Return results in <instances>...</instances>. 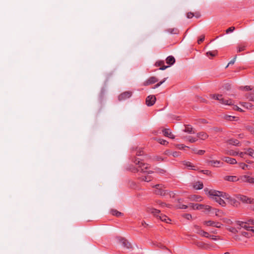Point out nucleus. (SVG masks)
Wrapping results in <instances>:
<instances>
[{"label":"nucleus","mask_w":254,"mask_h":254,"mask_svg":"<svg viewBox=\"0 0 254 254\" xmlns=\"http://www.w3.org/2000/svg\"><path fill=\"white\" fill-rule=\"evenodd\" d=\"M236 57H235L234 58V59H233L232 60H231L229 63H228V64L227 65L226 67H228L229 65L230 64H234L235 62V60H236Z\"/></svg>","instance_id":"5fc2aeb1"},{"label":"nucleus","mask_w":254,"mask_h":254,"mask_svg":"<svg viewBox=\"0 0 254 254\" xmlns=\"http://www.w3.org/2000/svg\"><path fill=\"white\" fill-rule=\"evenodd\" d=\"M166 31L170 33V34H178V29L177 28H169L167 30H166Z\"/></svg>","instance_id":"7c9ffc66"},{"label":"nucleus","mask_w":254,"mask_h":254,"mask_svg":"<svg viewBox=\"0 0 254 254\" xmlns=\"http://www.w3.org/2000/svg\"><path fill=\"white\" fill-rule=\"evenodd\" d=\"M229 230H230L231 232H234V230H235V228H230V229H229Z\"/></svg>","instance_id":"0e129e2a"},{"label":"nucleus","mask_w":254,"mask_h":254,"mask_svg":"<svg viewBox=\"0 0 254 254\" xmlns=\"http://www.w3.org/2000/svg\"><path fill=\"white\" fill-rule=\"evenodd\" d=\"M185 165L188 167L189 169L195 170L196 167L193 164L190 162H186L185 163Z\"/></svg>","instance_id":"c85d7f7f"},{"label":"nucleus","mask_w":254,"mask_h":254,"mask_svg":"<svg viewBox=\"0 0 254 254\" xmlns=\"http://www.w3.org/2000/svg\"><path fill=\"white\" fill-rule=\"evenodd\" d=\"M168 67H169V66L163 65V66H162L161 67H160L159 69H160V70H165V69H166Z\"/></svg>","instance_id":"052dcab7"},{"label":"nucleus","mask_w":254,"mask_h":254,"mask_svg":"<svg viewBox=\"0 0 254 254\" xmlns=\"http://www.w3.org/2000/svg\"><path fill=\"white\" fill-rule=\"evenodd\" d=\"M167 79V77L165 78L163 80L160 81L158 83H157L154 87H153L154 89L157 88L159 87L161 84H162Z\"/></svg>","instance_id":"e433bc0d"},{"label":"nucleus","mask_w":254,"mask_h":254,"mask_svg":"<svg viewBox=\"0 0 254 254\" xmlns=\"http://www.w3.org/2000/svg\"><path fill=\"white\" fill-rule=\"evenodd\" d=\"M224 179L225 181L232 182H235L240 181L239 178H238L235 176H226L224 177Z\"/></svg>","instance_id":"a211bd4d"},{"label":"nucleus","mask_w":254,"mask_h":254,"mask_svg":"<svg viewBox=\"0 0 254 254\" xmlns=\"http://www.w3.org/2000/svg\"><path fill=\"white\" fill-rule=\"evenodd\" d=\"M111 213L113 215L116 216L117 217L122 215V213L117 210H112Z\"/></svg>","instance_id":"72a5a7b5"},{"label":"nucleus","mask_w":254,"mask_h":254,"mask_svg":"<svg viewBox=\"0 0 254 254\" xmlns=\"http://www.w3.org/2000/svg\"><path fill=\"white\" fill-rule=\"evenodd\" d=\"M246 97L249 101L254 102V90L247 94Z\"/></svg>","instance_id":"a878e982"},{"label":"nucleus","mask_w":254,"mask_h":254,"mask_svg":"<svg viewBox=\"0 0 254 254\" xmlns=\"http://www.w3.org/2000/svg\"><path fill=\"white\" fill-rule=\"evenodd\" d=\"M203 185L202 183L200 182H196L194 185L193 188L196 190H200L203 188Z\"/></svg>","instance_id":"bb28decb"},{"label":"nucleus","mask_w":254,"mask_h":254,"mask_svg":"<svg viewBox=\"0 0 254 254\" xmlns=\"http://www.w3.org/2000/svg\"><path fill=\"white\" fill-rule=\"evenodd\" d=\"M164 63V61H158L156 63V64L158 65H159V66H161L162 65V64H163Z\"/></svg>","instance_id":"13d9d810"},{"label":"nucleus","mask_w":254,"mask_h":254,"mask_svg":"<svg viewBox=\"0 0 254 254\" xmlns=\"http://www.w3.org/2000/svg\"><path fill=\"white\" fill-rule=\"evenodd\" d=\"M197 136L200 139L205 140L208 138V135L205 132H200L197 133Z\"/></svg>","instance_id":"4be33fe9"},{"label":"nucleus","mask_w":254,"mask_h":254,"mask_svg":"<svg viewBox=\"0 0 254 254\" xmlns=\"http://www.w3.org/2000/svg\"><path fill=\"white\" fill-rule=\"evenodd\" d=\"M212 98L218 100L219 102L223 105H231L233 104V101L231 99L224 98L222 95L214 94L211 95Z\"/></svg>","instance_id":"39448f33"},{"label":"nucleus","mask_w":254,"mask_h":254,"mask_svg":"<svg viewBox=\"0 0 254 254\" xmlns=\"http://www.w3.org/2000/svg\"><path fill=\"white\" fill-rule=\"evenodd\" d=\"M247 154L254 158V150L252 148H249L246 152Z\"/></svg>","instance_id":"f704fd0d"},{"label":"nucleus","mask_w":254,"mask_h":254,"mask_svg":"<svg viewBox=\"0 0 254 254\" xmlns=\"http://www.w3.org/2000/svg\"><path fill=\"white\" fill-rule=\"evenodd\" d=\"M197 151H198V150H197V149H193V152H194V153H195V152H197Z\"/></svg>","instance_id":"774afa93"},{"label":"nucleus","mask_w":254,"mask_h":254,"mask_svg":"<svg viewBox=\"0 0 254 254\" xmlns=\"http://www.w3.org/2000/svg\"><path fill=\"white\" fill-rule=\"evenodd\" d=\"M158 80V78H156L155 76H151L149 77L148 79H147L146 80H145L143 83V85L144 86H148L149 85L153 84L157 82Z\"/></svg>","instance_id":"ddd939ff"},{"label":"nucleus","mask_w":254,"mask_h":254,"mask_svg":"<svg viewBox=\"0 0 254 254\" xmlns=\"http://www.w3.org/2000/svg\"><path fill=\"white\" fill-rule=\"evenodd\" d=\"M196 246L201 249H208L209 248V245L202 242H198L196 243Z\"/></svg>","instance_id":"aec40b11"},{"label":"nucleus","mask_w":254,"mask_h":254,"mask_svg":"<svg viewBox=\"0 0 254 254\" xmlns=\"http://www.w3.org/2000/svg\"><path fill=\"white\" fill-rule=\"evenodd\" d=\"M154 193L160 195H164L165 194V187L162 184L156 185L154 186Z\"/></svg>","instance_id":"1a4fd4ad"},{"label":"nucleus","mask_w":254,"mask_h":254,"mask_svg":"<svg viewBox=\"0 0 254 254\" xmlns=\"http://www.w3.org/2000/svg\"><path fill=\"white\" fill-rule=\"evenodd\" d=\"M187 17L188 18H192L193 16H194V14L193 13H191V12H189L187 13Z\"/></svg>","instance_id":"864d4df0"},{"label":"nucleus","mask_w":254,"mask_h":254,"mask_svg":"<svg viewBox=\"0 0 254 254\" xmlns=\"http://www.w3.org/2000/svg\"><path fill=\"white\" fill-rule=\"evenodd\" d=\"M236 223L239 226L238 228H244L247 231L254 233V220L250 219L247 221H237Z\"/></svg>","instance_id":"7ed1b4c3"},{"label":"nucleus","mask_w":254,"mask_h":254,"mask_svg":"<svg viewBox=\"0 0 254 254\" xmlns=\"http://www.w3.org/2000/svg\"><path fill=\"white\" fill-rule=\"evenodd\" d=\"M236 197L243 203H254V199L249 197L246 195L238 194L235 195Z\"/></svg>","instance_id":"0eeeda50"},{"label":"nucleus","mask_w":254,"mask_h":254,"mask_svg":"<svg viewBox=\"0 0 254 254\" xmlns=\"http://www.w3.org/2000/svg\"><path fill=\"white\" fill-rule=\"evenodd\" d=\"M185 131L186 132H188L190 133H194V131H193L192 127L190 125H188V126H186Z\"/></svg>","instance_id":"c756f323"},{"label":"nucleus","mask_w":254,"mask_h":254,"mask_svg":"<svg viewBox=\"0 0 254 254\" xmlns=\"http://www.w3.org/2000/svg\"><path fill=\"white\" fill-rule=\"evenodd\" d=\"M235 27H230L228 29H227L226 31L227 34L233 32L235 30Z\"/></svg>","instance_id":"a18cd8bd"},{"label":"nucleus","mask_w":254,"mask_h":254,"mask_svg":"<svg viewBox=\"0 0 254 254\" xmlns=\"http://www.w3.org/2000/svg\"><path fill=\"white\" fill-rule=\"evenodd\" d=\"M195 228L197 230L196 233L198 234L199 235H201L202 237L209 238L210 237V235L208 233L201 230L200 229L199 226H195Z\"/></svg>","instance_id":"4468645a"},{"label":"nucleus","mask_w":254,"mask_h":254,"mask_svg":"<svg viewBox=\"0 0 254 254\" xmlns=\"http://www.w3.org/2000/svg\"><path fill=\"white\" fill-rule=\"evenodd\" d=\"M144 154L143 150L139 148L132 151V154L136 156H140L143 155Z\"/></svg>","instance_id":"412c9836"},{"label":"nucleus","mask_w":254,"mask_h":254,"mask_svg":"<svg viewBox=\"0 0 254 254\" xmlns=\"http://www.w3.org/2000/svg\"><path fill=\"white\" fill-rule=\"evenodd\" d=\"M204 38H205L204 36L201 35L197 40L198 44H200L201 42H202L204 40Z\"/></svg>","instance_id":"37998d69"},{"label":"nucleus","mask_w":254,"mask_h":254,"mask_svg":"<svg viewBox=\"0 0 254 254\" xmlns=\"http://www.w3.org/2000/svg\"><path fill=\"white\" fill-rule=\"evenodd\" d=\"M238 166L239 167L241 168L243 170H247V169H248V170L251 169L250 166H249L244 163H238Z\"/></svg>","instance_id":"cd10ccee"},{"label":"nucleus","mask_w":254,"mask_h":254,"mask_svg":"<svg viewBox=\"0 0 254 254\" xmlns=\"http://www.w3.org/2000/svg\"><path fill=\"white\" fill-rule=\"evenodd\" d=\"M206 54L208 57H209V58L212 57V58L216 55L217 52L216 51H209V52H207Z\"/></svg>","instance_id":"473e14b6"},{"label":"nucleus","mask_w":254,"mask_h":254,"mask_svg":"<svg viewBox=\"0 0 254 254\" xmlns=\"http://www.w3.org/2000/svg\"><path fill=\"white\" fill-rule=\"evenodd\" d=\"M224 199L228 200V202L230 203L232 205H235L236 203V200L232 197L229 194L227 193L224 194Z\"/></svg>","instance_id":"f3484780"},{"label":"nucleus","mask_w":254,"mask_h":254,"mask_svg":"<svg viewBox=\"0 0 254 254\" xmlns=\"http://www.w3.org/2000/svg\"><path fill=\"white\" fill-rule=\"evenodd\" d=\"M141 224H142V225L144 227H145V226L147 225V224H146V223L144 221H142Z\"/></svg>","instance_id":"e2e57ef3"},{"label":"nucleus","mask_w":254,"mask_h":254,"mask_svg":"<svg viewBox=\"0 0 254 254\" xmlns=\"http://www.w3.org/2000/svg\"><path fill=\"white\" fill-rule=\"evenodd\" d=\"M190 207L193 209L203 210L204 212H209L212 209V207L208 205H203L199 204L190 203Z\"/></svg>","instance_id":"423d86ee"},{"label":"nucleus","mask_w":254,"mask_h":254,"mask_svg":"<svg viewBox=\"0 0 254 254\" xmlns=\"http://www.w3.org/2000/svg\"><path fill=\"white\" fill-rule=\"evenodd\" d=\"M148 211L156 217H159L162 221L166 223H169L171 221L166 215L161 214L160 210L158 209L153 208H148Z\"/></svg>","instance_id":"20e7f679"},{"label":"nucleus","mask_w":254,"mask_h":254,"mask_svg":"<svg viewBox=\"0 0 254 254\" xmlns=\"http://www.w3.org/2000/svg\"><path fill=\"white\" fill-rule=\"evenodd\" d=\"M154 139L157 140L160 144L164 145H166L168 144V142L166 140H165L163 139H161V138L157 139L156 138H154Z\"/></svg>","instance_id":"2f4dec72"},{"label":"nucleus","mask_w":254,"mask_h":254,"mask_svg":"<svg viewBox=\"0 0 254 254\" xmlns=\"http://www.w3.org/2000/svg\"><path fill=\"white\" fill-rule=\"evenodd\" d=\"M233 109L235 110L241 112H243V110L242 109H241L238 106H236V105L234 106Z\"/></svg>","instance_id":"09e8293b"},{"label":"nucleus","mask_w":254,"mask_h":254,"mask_svg":"<svg viewBox=\"0 0 254 254\" xmlns=\"http://www.w3.org/2000/svg\"><path fill=\"white\" fill-rule=\"evenodd\" d=\"M175 62V59L173 56H169L166 59V63L169 65H173Z\"/></svg>","instance_id":"b1692460"},{"label":"nucleus","mask_w":254,"mask_h":254,"mask_svg":"<svg viewBox=\"0 0 254 254\" xmlns=\"http://www.w3.org/2000/svg\"><path fill=\"white\" fill-rule=\"evenodd\" d=\"M164 135L170 137L171 138H174V135L172 133L169 129H164L162 130Z\"/></svg>","instance_id":"6ab92c4d"},{"label":"nucleus","mask_w":254,"mask_h":254,"mask_svg":"<svg viewBox=\"0 0 254 254\" xmlns=\"http://www.w3.org/2000/svg\"><path fill=\"white\" fill-rule=\"evenodd\" d=\"M204 190L207 195L217 202V200L221 197L224 199V194H226V192L223 191H220L215 190H209L207 188L205 189Z\"/></svg>","instance_id":"f03ea898"},{"label":"nucleus","mask_w":254,"mask_h":254,"mask_svg":"<svg viewBox=\"0 0 254 254\" xmlns=\"http://www.w3.org/2000/svg\"><path fill=\"white\" fill-rule=\"evenodd\" d=\"M206 163L213 167H220L223 165V163L219 160H207Z\"/></svg>","instance_id":"9b49d317"},{"label":"nucleus","mask_w":254,"mask_h":254,"mask_svg":"<svg viewBox=\"0 0 254 254\" xmlns=\"http://www.w3.org/2000/svg\"><path fill=\"white\" fill-rule=\"evenodd\" d=\"M235 118V117L234 116L230 115H226L224 117L225 119L228 121H233Z\"/></svg>","instance_id":"4c0bfd02"},{"label":"nucleus","mask_w":254,"mask_h":254,"mask_svg":"<svg viewBox=\"0 0 254 254\" xmlns=\"http://www.w3.org/2000/svg\"><path fill=\"white\" fill-rule=\"evenodd\" d=\"M222 160L223 161L230 164H235L237 163V161L235 159L229 157H223L222 158Z\"/></svg>","instance_id":"dca6fc26"},{"label":"nucleus","mask_w":254,"mask_h":254,"mask_svg":"<svg viewBox=\"0 0 254 254\" xmlns=\"http://www.w3.org/2000/svg\"><path fill=\"white\" fill-rule=\"evenodd\" d=\"M228 154L232 156H236L238 155L239 152L233 150H230L228 152Z\"/></svg>","instance_id":"ea45409f"},{"label":"nucleus","mask_w":254,"mask_h":254,"mask_svg":"<svg viewBox=\"0 0 254 254\" xmlns=\"http://www.w3.org/2000/svg\"><path fill=\"white\" fill-rule=\"evenodd\" d=\"M157 172L158 173H160V174H164L165 172V171L163 169H158L157 170Z\"/></svg>","instance_id":"4d7b16f0"},{"label":"nucleus","mask_w":254,"mask_h":254,"mask_svg":"<svg viewBox=\"0 0 254 254\" xmlns=\"http://www.w3.org/2000/svg\"><path fill=\"white\" fill-rule=\"evenodd\" d=\"M217 203H218L222 206H225L226 205V203L224 200V198H223L222 197L219 198V199L217 200Z\"/></svg>","instance_id":"c9c22d12"},{"label":"nucleus","mask_w":254,"mask_h":254,"mask_svg":"<svg viewBox=\"0 0 254 254\" xmlns=\"http://www.w3.org/2000/svg\"><path fill=\"white\" fill-rule=\"evenodd\" d=\"M205 151L203 150H198L197 152H195V154H198V155H203L205 153Z\"/></svg>","instance_id":"de8ad7c7"},{"label":"nucleus","mask_w":254,"mask_h":254,"mask_svg":"<svg viewBox=\"0 0 254 254\" xmlns=\"http://www.w3.org/2000/svg\"><path fill=\"white\" fill-rule=\"evenodd\" d=\"M180 153L179 152H174L173 153H172V155L174 156V157H178L180 155Z\"/></svg>","instance_id":"6e6d98bb"},{"label":"nucleus","mask_w":254,"mask_h":254,"mask_svg":"<svg viewBox=\"0 0 254 254\" xmlns=\"http://www.w3.org/2000/svg\"><path fill=\"white\" fill-rule=\"evenodd\" d=\"M249 129L252 132V133L254 134V128L253 127H251Z\"/></svg>","instance_id":"680f3d73"},{"label":"nucleus","mask_w":254,"mask_h":254,"mask_svg":"<svg viewBox=\"0 0 254 254\" xmlns=\"http://www.w3.org/2000/svg\"><path fill=\"white\" fill-rule=\"evenodd\" d=\"M203 224L206 226H213L217 228H220L222 226V224L221 223L211 220L205 221Z\"/></svg>","instance_id":"9d476101"},{"label":"nucleus","mask_w":254,"mask_h":254,"mask_svg":"<svg viewBox=\"0 0 254 254\" xmlns=\"http://www.w3.org/2000/svg\"><path fill=\"white\" fill-rule=\"evenodd\" d=\"M215 210L216 215H218L217 212L219 211V210L217 209H215Z\"/></svg>","instance_id":"338daca9"},{"label":"nucleus","mask_w":254,"mask_h":254,"mask_svg":"<svg viewBox=\"0 0 254 254\" xmlns=\"http://www.w3.org/2000/svg\"><path fill=\"white\" fill-rule=\"evenodd\" d=\"M159 205H161V206H164V205H166V204H165V203H162V202H161V203H159Z\"/></svg>","instance_id":"69168bd1"},{"label":"nucleus","mask_w":254,"mask_h":254,"mask_svg":"<svg viewBox=\"0 0 254 254\" xmlns=\"http://www.w3.org/2000/svg\"><path fill=\"white\" fill-rule=\"evenodd\" d=\"M227 143L229 144L233 145H235V146L239 145V144L240 143L239 141L238 140L236 139H233V138L229 139L227 141Z\"/></svg>","instance_id":"5701e85b"},{"label":"nucleus","mask_w":254,"mask_h":254,"mask_svg":"<svg viewBox=\"0 0 254 254\" xmlns=\"http://www.w3.org/2000/svg\"><path fill=\"white\" fill-rule=\"evenodd\" d=\"M184 217L188 220H190L191 218V215L190 214H185L183 215Z\"/></svg>","instance_id":"8fccbe9b"},{"label":"nucleus","mask_w":254,"mask_h":254,"mask_svg":"<svg viewBox=\"0 0 254 254\" xmlns=\"http://www.w3.org/2000/svg\"><path fill=\"white\" fill-rule=\"evenodd\" d=\"M132 95V92L130 91H126L119 96V100H123L129 98Z\"/></svg>","instance_id":"2eb2a0df"},{"label":"nucleus","mask_w":254,"mask_h":254,"mask_svg":"<svg viewBox=\"0 0 254 254\" xmlns=\"http://www.w3.org/2000/svg\"><path fill=\"white\" fill-rule=\"evenodd\" d=\"M191 199L193 200L197 201L201 200V197L200 196H198V195H193Z\"/></svg>","instance_id":"58836bf2"},{"label":"nucleus","mask_w":254,"mask_h":254,"mask_svg":"<svg viewBox=\"0 0 254 254\" xmlns=\"http://www.w3.org/2000/svg\"><path fill=\"white\" fill-rule=\"evenodd\" d=\"M201 172L208 176H210L211 175V172L208 170H202Z\"/></svg>","instance_id":"c03bdc74"},{"label":"nucleus","mask_w":254,"mask_h":254,"mask_svg":"<svg viewBox=\"0 0 254 254\" xmlns=\"http://www.w3.org/2000/svg\"><path fill=\"white\" fill-rule=\"evenodd\" d=\"M209 238H210L212 240H214V241H216V240L219 239V238H217V236H214V235H210V237H209Z\"/></svg>","instance_id":"603ef678"},{"label":"nucleus","mask_w":254,"mask_h":254,"mask_svg":"<svg viewBox=\"0 0 254 254\" xmlns=\"http://www.w3.org/2000/svg\"><path fill=\"white\" fill-rule=\"evenodd\" d=\"M132 162L136 165H137L135 170L137 172L142 173L141 177H139V179L142 181L149 182L152 180L151 176L149 175H146V174H151L153 173V171L150 170V166L149 164L142 162L141 159L140 158H136L134 157L132 158Z\"/></svg>","instance_id":"f257e3e1"},{"label":"nucleus","mask_w":254,"mask_h":254,"mask_svg":"<svg viewBox=\"0 0 254 254\" xmlns=\"http://www.w3.org/2000/svg\"><path fill=\"white\" fill-rule=\"evenodd\" d=\"M177 147L179 149H184L185 148H188V146L184 145V144H177Z\"/></svg>","instance_id":"79ce46f5"},{"label":"nucleus","mask_w":254,"mask_h":254,"mask_svg":"<svg viewBox=\"0 0 254 254\" xmlns=\"http://www.w3.org/2000/svg\"><path fill=\"white\" fill-rule=\"evenodd\" d=\"M177 207H178V208H179L180 209H184L188 208V206L184 205V204H179Z\"/></svg>","instance_id":"3c124183"},{"label":"nucleus","mask_w":254,"mask_h":254,"mask_svg":"<svg viewBox=\"0 0 254 254\" xmlns=\"http://www.w3.org/2000/svg\"><path fill=\"white\" fill-rule=\"evenodd\" d=\"M245 49V46L244 45H240L237 48V52H241L244 51Z\"/></svg>","instance_id":"a19ab883"},{"label":"nucleus","mask_w":254,"mask_h":254,"mask_svg":"<svg viewBox=\"0 0 254 254\" xmlns=\"http://www.w3.org/2000/svg\"><path fill=\"white\" fill-rule=\"evenodd\" d=\"M240 181L241 183H248L249 184H254V178L251 176L246 174L241 176L239 177Z\"/></svg>","instance_id":"6e6552de"},{"label":"nucleus","mask_w":254,"mask_h":254,"mask_svg":"<svg viewBox=\"0 0 254 254\" xmlns=\"http://www.w3.org/2000/svg\"><path fill=\"white\" fill-rule=\"evenodd\" d=\"M241 105L249 110H251L254 108V105L250 103L244 102L241 104Z\"/></svg>","instance_id":"393cba45"},{"label":"nucleus","mask_w":254,"mask_h":254,"mask_svg":"<svg viewBox=\"0 0 254 254\" xmlns=\"http://www.w3.org/2000/svg\"><path fill=\"white\" fill-rule=\"evenodd\" d=\"M156 97L154 95H149L146 99V104L148 106H151L155 103Z\"/></svg>","instance_id":"f8f14e48"},{"label":"nucleus","mask_w":254,"mask_h":254,"mask_svg":"<svg viewBox=\"0 0 254 254\" xmlns=\"http://www.w3.org/2000/svg\"><path fill=\"white\" fill-rule=\"evenodd\" d=\"M246 154H247L246 152H240V153L239 152V154L238 155H239L241 157H243L244 155Z\"/></svg>","instance_id":"bf43d9fd"},{"label":"nucleus","mask_w":254,"mask_h":254,"mask_svg":"<svg viewBox=\"0 0 254 254\" xmlns=\"http://www.w3.org/2000/svg\"><path fill=\"white\" fill-rule=\"evenodd\" d=\"M187 139L190 142H194L196 141V139L192 137L189 136L187 138Z\"/></svg>","instance_id":"49530a36"}]
</instances>
